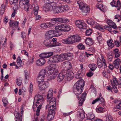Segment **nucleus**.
<instances>
[{
	"label": "nucleus",
	"mask_w": 121,
	"mask_h": 121,
	"mask_svg": "<svg viewBox=\"0 0 121 121\" xmlns=\"http://www.w3.org/2000/svg\"><path fill=\"white\" fill-rule=\"evenodd\" d=\"M39 56L42 58H48L47 55H46V52L41 53L39 55Z\"/></svg>",
	"instance_id": "nucleus-60"
},
{
	"label": "nucleus",
	"mask_w": 121,
	"mask_h": 121,
	"mask_svg": "<svg viewBox=\"0 0 121 121\" xmlns=\"http://www.w3.org/2000/svg\"><path fill=\"white\" fill-rule=\"evenodd\" d=\"M16 83L18 86H20L22 85V79L21 78H19L17 79Z\"/></svg>",
	"instance_id": "nucleus-53"
},
{
	"label": "nucleus",
	"mask_w": 121,
	"mask_h": 121,
	"mask_svg": "<svg viewBox=\"0 0 121 121\" xmlns=\"http://www.w3.org/2000/svg\"><path fill=\"white\" fill-rule=\"evenodd\" d=\"M72 65L70 62L69 65H68L65 68V69L67 71H69L72 70Z\"/></svg>",
	"instance_id": "nucleus-55"
},
{
	"label": "nucleus",
	"mask_w": 121,
	"mask_h": 121,
	"mask_svg": "<svg viewBox=\"0 0 121 121\" xmlns=\"http://www.w3.org/2000/svg\"><path fill=\"white\" fill-rule=\"evenodd\" d=\"M75 77L77 79H79L80 80H79L78 81H80L83 79H82V78L81 77V74L80 73L78 74H76L75 75ZM84 81V80H83Z\"/></svg>",
	"instance_id": "nucleus-61"
},
{
	"label": "nucleus",
	"mask_w": 121,
	"mask_h": 121,
	"mask_svg": "<svg viewBox=\"0 0 121 121\" xmlns=\"http://www.w3.org/2000/svg\"><path fill=\"white\" fill-rule=\"evenodd\" d=\"M101 34L100 33H99V36L97 37V39L99 43H102L103 42V40L102 37L100 36Z\"/></svg>",
	"instance_id": "nucleus-54"
},
{
	"label": "nucleus",
	"mask_w": 121,
	"mask_h": 121,
	"mask_svg": "<svg viewBox=\"0 0 121 121\" xmlns=\"http://www.w3.org/2000/svg\"><path fill=\"white\" fill-rule=\"evenodd\" d=\"M85 43L87 45L91 46L93 45L94 42L91 38H87L85 40Z\"/></svg>",
	"instance_id": "nucleus-30"
},
{
	"label": "nucleus",
	"mask_w": 121,
	"mask_h": 121,
	"mask_svg": "<svg viewBox=\"0 0 121 121\" xmlns=\"http://www.w3.org/2000/svg\"><path fill=\"white\" fill-rule=\"evenodd\" d=\"M92 33V31L91 29L88 28L87 29L86 32V35L89 36Z\"/></svg>",
	"instance_id": "nucleus-57"
},
{
	"label": "nucleus",
	"mask_w": 121,
	"mask_h": 121,
	"mask_svg": "<svg viewBox=\"0 0 121 121\" xmlns=\"http://www.w3.org/2000/svg\"><path fill=\"white\" fill-rule=\"evenodd\" d=\"M53 24L52 22L47 23H43L40 25V26L43 29H45L49 27L52 28L53 26Z\"/></svg>",
	"instance_id": "nucleus-14"
},
{
	"label": "nucleus",
	"mask_w": 121,
	"mask_h": 121,
	"mask_svg": "<svg viewBox=\"0 0 121 121\" xmlns=\"http://www.w3.org/2000/svg\"><path fill=\"white\" fill-rule=\"evenodd\" d=\"M45 60L43 58H41L37 60L36 62L37 66H41L43 65L45 63Z\"/></svg>",
	"instance_id": "nucleus-20"
},
{
	"label": "nucleus",
	"mask_w": 121,
	"mask_h": 121,
	"mask_svg": "<svg viewBox=\"0 0 121 121\" xmlns=\"http://www.w3.org/2000/svg\"><path fill=\"white\" fill-rule=\"evenodd\" d=\"M17 65H16V69H19V68L22 67L23 65V64L22 63L20 58L19 57L17 59Z\"/></svg>",
	"instance_id": "nucleus-26"
},
{
	"label": "nucleus",
	"mask_w": 121,
	"mask_h": 121,
	"mask_svg": "<svg viewBox=\"0 0 121 121\" xmlns=\"http://www.w3.org/2000/svg\"><path fill=\"white\" fill-rule=\"evenodd\" d=\"M86 22L88 24L92 26H95V24H97L96 22L92 19L90 18L87 19L86 20Z\"/></svg>",
	"instance_id": "nucleus-29"
},
{
	"label": "nucleus",
	"mask_w": 121,
	"mask_h": 121,
	"mask_svg": "<svg viewBox=\"0 0 121 121\" xmlns=\"http://www.w3.org/2000/svg\"><path fill=\"white\" fill-rule=\"evenodd\" d=\"M52 90H50L48 91L47 94V100L48 102L49 99L52 98V97L53 95Z\"/></svg>",
	"instance_id": "nucleus-39"
},
{
	"label": "nucleus",
	"mask_w": 121,
	"mask_h": 121,
	"mask_svg": "<svg viewBox=\"0 0 121 121\" xmlns=\"http://www.w3.org/2000/svg\"><path fill=\"white\" fill-rule=\"evenodd\" d=\"M50 66H48L47 68L48 70V73L50 75H52L55 71L56 69V66L55 64L51 65Z\"/></svg>",
	"instance_id": "nucleus-11"
},
{
	"label": "nucleus",
	"mask_w": 121,
	"mask_h": 121,
	"mask_svg": "<svg viewBox=\"0 0 121 121\" xmlns=\"http://www.w3.org/2000/svg\"><path fill=\"white\" fill-rule=\"evenodd\" d=\"M2 101L5 106H6L8 104L7 99L6 98H3L2 99Z\"/></svg>",
	"instance_id": "nucleus-56"
},
{
	"label": "nucleus",
	"mask_w": 121,
	"mask_h": 121,
	"mask_svg": "<svg viewBox=\"0 0 121 121\" xmlns=\"http://www.w3.org/2000/svg\"><path fill=\"white\" fill-rule=\"evenodd\" d=\"M107 23L108 24L111 26L113 28L115 29H116L117 28V27L115 23L113 22L110 19H108L107 21Z\"/></svg>",
	"instance_id": "nucleus-24"
},
{
	"label": "nucleus",
	"mask_w": 121,
	"mask_h": 121,
	"mask_svg": "<svg viewBox=\"0 0 121 121\" xmlns=\"http://www.w3.org/2000/svg\"><path fill=\"white\" fill-rule=\"evenodd\" d=\"M114 102L116 104V106L115 107L116 108L118 109H121V103L120 100H116L114 101Z\"/></svg>",
	"instance_id": "nucleus-32"
},
{
	"label": "nucleus",
	"mask_w": 121,
	"mask_h": 121,
	"mask_svg": "<svg viewBox=\"0 0 121 121\" xmlns=\"http://www.w3.org/2000/svg\"><path fill=\"white\" fill-rule=\"evenodd\" d=\"M47 39L45 40L43 43L44 44L46 47H51L53 46L52 41L51 40H50V39Z\"/></svg>",
	"instance_id": "nucleus-19"
},
{
	"label": "nucleus",
	"mask_w": 121,
	"mask_h": 121,
	"mask_svg": "<svg viewBox=\"0 0 121 121\" xmlns=\"http://www.w3.org/2000/svg\"><path fill=\"white\" fill-rule=\"evenodd\" d=\"M19 6L26 11H28L30 7L29 1L28 0H20Z\"/></svg>",
	"instance_id": "nucleus-4"
},
{
	"label": "nucleus",
	"mask_w": 121,
	"mask_h": 121,
	"mask_svg": "<svg viewBox=\"0 0 121 121\" xmlns=\"http://www.w3.org/2000/svg\"><path fill=\"white\" fill-rule=\"evenodd\" d=\"M49 102V104L50 106H56V99L54 97H52L51 99L48 100Z\"/></svg>",
	"instance_id": "nucleus-23"
},
{
	"label": "nucleus",
	"mask_w": 121,
	"mask_h": 121,
	"mask_svg": "<svg viewBox=\"0 0 121 121\" xmlns=\"http://www.w3.org/2000/svg\"><path fill=\"white\" fill-rule=\"evenodd\" d=\"M77 3L79 6V8L81 10L83 9V8L86 6V5H87L86 4L84 3L81 1H77Z\"/></svg>",
	"instance_id": "nucleus-33"
},
{
	"label": "nucleus",
	"mask_w": 121,
	"mask_h": 121,
	"mask_svg": "<svg viewBox=\"0 0 121 121\" xmlns=\"http://www.w3.org/2000/svg\"><path fill=\"white\" fill-rule=\"evenodd\" d=\"M53 27H55L56 30L63 31H68L70 30V26L66 24H61L58 25L57 24H54L53 23Z\"/></svg>",
	"instance_id": "nucleus-3"
},
{
	"label": "nucleus",
	"mask_w": 121,
	"mask_h": 121,
	"mask_svg": "<svg viewBox=\"0 0 121 121\" xmlns=\"http://www.w3.org/2000/svg\"><path fill=\"white\" fill-rule=\"evenodd\" d=\"M14 115L16 119H19L20 120V117L19 116V113L17 112H14Z\"/></svg>",
	"instance_id": "nucleus-62"
},
{
	"label": "nucleus",
	"mask_w": 121,
	"mask_h": 121,
	"mask_svg": "<svg viewBox=\"0 0 121 121\" xmlns=\"http://www.w3.org/2000/svg\"><path fill=\"white\" fill-rule=\"evenodd\" d=\"M38 86L39 88L43 90L48 88L49 86V83L48 82L43 81L38 83Z\"/></svg>",
	"instance_id": "nucleus-12"
},
{
	"label": "nucleus",
	"mask_w": 121,
	"mask_h": 121,
	"mask_svg": "<svg viewBox=\"0 0 121 121\" xmlns=\"http://www.w3.org/2000/svg\"><path fill=\"white\" fill-rule=\"evenodd\" d=\"M64 74L62 73H60L57 77V80L59 82L62 81L65 77Z\"/></svg>",
	"instance_id": "nucleus-31"
},
{
	"label": "nucleus",
	"mask_w": 121,
	"mask_h": 121,
	"mask_svg": "<svg viewBox=\"0 0 121 121\" xmlns=\"http://www.w3.org/2000/svg\"><path fill=\"white\" fill-rule=\"evenodd\" d=\"M64 9H63L62 6L61 5L60 6L58 7V8L57 9L55 12V13H58L59 12L61 13L64 12Z\"/></svg>",
	"instance_id": "nucleus-44"
},
{
	"label": "nucleus",
	"mask_w": 121,
	"mask_h": 121,
	"mask_svg": "<svg viewBox=\"0 0 121 121\" xmlns=\"http://www.w3.org/2000/svg\"><path fill=\"white\" fill-rule=\"evenodd\" d=\"M39 9V7L38 5L36 4L35 5L34 8V10H33L32 12H33L34 15L36 16L35 17V19L36 20H39L41 18V16L39 15H37L38 13V10Z\"/></svg>",
	"instance_id": "nucleus-9"
},
{
	"label": "nucleus",
	"mask_w": 121,
	"mask_h": 121,
	"mask_svg": "<svg viewBox=\"0 0 121 121\" xmlns=\"http://www.w3.org/2000/svg\"><path fill=\"white\" fill-rule=\"evenodd\" d=\"M95 26H94L93 27H95V28L97 29H98L100 31H104V27L102 26L97 24H95Z\"/></svg>",
	"instance_id": "nucleus-45"
},
{
	"label": "nucleus",
	"mask_w": 121,
	"mask_h": 121,
	"mask_svg": "<svg viewBox=\"0 0 121 121\" xmlns=\"http://www.w3.org/2000/svg\"><path fill=\"white\" fill-rule=\"evenodd\" d=\"M72 36L74 39H73L74 43L79 41L81 39V37L78 35H75Z\"/></svg>",
	"instance_id": "nucleus-37"
},
{
	"label": "nucleus",
	"mask_w": 121,
	"mask_h": 121,
	"mask_svg": "<svg viewBox=\"0 0 121 121\" xmlns=\"http://www.w3.org/2000/svg\"><path fill=\"white\" fill-rule=\"evenodd\" d=\"M19 23L18 22H15L13 20H10L9 24V26L12 28V30L11 32L12 36H13V35L16 29L15 28L18 27Z\"/></svg>",
	"instance_id": "nucleus-6"
},
{
	"label": "nucleus",
	"mask_w": 121,
	"mask_h": 121,
	"mask_svg": "<svg viewBox=\"0 0 121 121\" xmlns=\"http://www.w3.org/2000/svg\"><path fill=\"white\" fill-rule=\"evenodd\" d=\"M104 108L102 107H99L96 109L97 112L99 113L102 112L103 111Z\"/></svg>",
	"instance_id": "nucleus-58"
},
{
	"label": "nucleus",
	"mask_w": 121,
	"mask_h": 121,
	"mask_svg": "<svg viewBox=\"0 0 121 121\" xmlns=\"http://www.w3.org/2000/svg\"><path fill=\"white\" fill-rule=\"evenodd\" d=\"M0 13L1 14H3L5 11L4 4H2L0 8Z\"/></svg>",
	"instance_id": "nucleus-59"
},
{
	"label": "nucleus",
	"mask_w": 121,
	"mask_h": 121,
	"mask_svg": "<svg viewBox=\"0 0 121 121\" xmlns=\"http://www.w3.org/2000/svg\"><path fill=\"white\" fill-rule=\"evenodd\" d=\"M54 31L50 30L46 32L45 34L46 38L51 39L54 36Z\"/></svg>",
	"instance_id": "nucleus-18"
},
{
	"label": "nucleus",
	"mask_w": 121,
	"mask_h": 121,
	"mask_svg": "<svg viewBox=\"0 0 121 121\" xmlns=\"http://www.w3.org/2000/svg\"><path fill=\"white\" fill-rule=\"evenodd\" d=\"M104 102V98L101 96L97 98L96 99L94 100L92 102V104H94L97 103H103Z\"/></svg>",
	"instance_id": "nucleus-21"
},
{
	"label": "nucleus",
	"mask_w": 121,
	"mask_h": 121,
	"mask_svg": "<svg viewBox=\"0 0 121 121\" xmlns=\"http://www.w3.org/2000/svg\"><path fill=\"white\" fill-rule=\"evenodd\" d=\"M47 73V71L45 69L41 70L39 73V75L45 77Z\"/></svg>",
	"instance_id": "nucleus-51"
},
{
	"label": "nucleus",
	"mask_w": 121,
	"mask_h": 121,
	"mask_svg": "<svg viewBox=\"0 0 121 121\" xmlns=\"http://www.w3.org/2000/svg\"><path fill=\"white\" fill-rule=\"evenodd\" d=\"M65 76V78L67 81H69L73 79L74 76L73 73L72 71H67Z\"/></svg>",
	"instance_id": "nucleus-15"
},
{
	"label": "nucleus",
	"mask_w": 121,
	"mask_h": 121,
	"mask_svg": "<svg viewBox=\"0 0 121 121\" xmlns=\"http://www.w3.org/2000/svg\"><path fill=\"white\" fill-rule=\"evenodd\" d=\"M76 26L80 29L86 28V25L83 21L82 20H76L75 22Z\"/></svg>",
	"instance_id": "nucleus-8"
},
{
	"label": "nucleus",
	"mask_w": 121,
	"mask_h": 121,
	"mask_svg": "<svg viewBox=\"0 0 121 121\" xmlns=\"http://www.w3.org/2000/svg\"><path fill=\"white\" fill-rule=\"evenodd\" d=\"M114 18L115 22H119L121 21V15H116L114 16Z\"/></svg>",
	"instance_id": "nucleus-49"
},
{
	"label": "nucleus",
	"mask_w": 121,
	"mask_h": 121,
	"mask_svg": "<svg viewBox=\"0 0 121 121\" xmlns=\"http://www.w3.org/2000/svg\"><path fill=\"white\" fill-rule=\"evenodd\" d=\"M113 53L116 58H118L120 56V53L119 52V50L118 48H116L113 50Z\"/></svg>",
	"instance_id": "nucleus-34"
},
{
	"label": "nucleus",
	"mask_w": 121,
	"mask_h": 121,
	"mask_svg": "<svg viewBox=\"0 0 121 121\" xmlns=\"http://www.w3.org/2000/svg\"><path fill=\"white\" fill-rule=\"evenodd\" d=\"M63 59L61 54L59 56H54L50 58L48 62L49 65H52L53 63H58L63 61Z\"/></svg>",
	"instance_id": "nucleus-2"
},
{
	"label": "nucleus",
	"mask_w": 121,
	"mask_h": 121,
	"mask_svg": "<svg viewBox=\"0 0 121 121\" xmlns=\"http://www.w3.org/2000/svg\"><path fill=\"white\" fill-rule=\"evenodd\" d=\"M45 4H50L52 2V0H44Z\"/></svg>",
	"instance_id": "nucleus-63"
},
{
	"label": "nucleus",
	"mask_w": 121,
	"mask_h": 121,
	"mask_svg": "<svg viewBox=\"0 0 121 121\" xmlns=\"http://www.w3.org/2000/svg\"><path fill=\"white\" fill-rule=\"evenodd\" d=\"M54 113L53 114L49 113V112H48L47 115V118L49 121H51L53 119L54 116Z\"/></svg>",
	"instance_id": "nucleus-42"
},
{
	"label": "nucleus",
	"mask_w": 121,
	"mask_h": 121,
	"mask_svg": "<svg viewBox=\"0 0 121 121\" xmlns=\"http://www.w3.org/2000/svg\"><path fill=\"white\" fill-rule=\"evenodd\" d=\"M77 47L80 50L84 49L85 48L84 46L82 43H80L78 45Z\"/></svg>",
	"instance_id": "nucleus-64"
},
{
	"label": "nucleus",
	"mask_w": 121,
	"mask_h": 121,
	"mask_svg": "<svg viewBox=\"0 0 121 121\" xmlns=\"http://www.w3.org/2000/svg\"><path fill=\"white\" fill-rule=\"evenodd\" d=\"M54 31V36H59L61 35L62 34L61 31L59 30H55Z\"/></svg>",
	"instance_id": "nucleus-47"
},
{
	"label": "nucleus",
	"mask_w": 121,
	"mask_h": 121,
	"mask_svg": "<svg viewBox=\"0 0 121 121\" xmlns=\"http://www.w3.org/2000/svg\"><path fill=\"white\" fill-rule=\"evenodd\" d=\"M112 7H115L118 10H119L121 8V3L120 0H113L110 3Z\"/></svg>",
	"instance_id": "nucleus-7"
},
{
	"label": "nucleus",
	"mask_w": 121,
	"mask_h": 121,
	"mask_svg": "<svg viewBox=\"0 0 121 121\" xmlns=\"http://www.w3.org/2000/svg\"><path fill=\"white\" fill-rule=\"evenodd\" d=\"M61 54L63 60H70L73 56L72 54L69 53H68L66 54Z\"/></svg>",
	"instance_id": "nucleus-17"
},
{
	"label": "nucleus",
	"mask_w": 121,
	"mask_h": 121,
	"mask_svg": "<svg viewBox=\"0 0 121 121\" xmlns=\"http://www.w3.org/2000/svg\"><path fill=\"white\" fill-rule=\"evenodd\" d=\"M45 77L43 76H41L40 75L38 76L37 78V81L38 82V83H40L44 81V80Z\"/></svg>",
	"instance_id": "nucleus-35"
},
{
	"label": "nucleus",
	"mask_w": 121,
	"mask_h": 121,
	"mask_svg": "<svg viewBox=\"0 0 121 121\" xmlns=\"http://www.w3.org/2000/svg\"><path fill=\"white\" fill-rule=\"evenodd\" d=\"M46 108H48V111L49 113H54L55 110L56 108V106H50L47 105L46 106Z\"/></svg>",
	"instance_id": "nucleus-16"
},
{
	"label": "nucleus",
	"mask_w": 121,
	"mask_h": 121,
	"mask_svg": "<svg viewBox=\"0 0 121 121\" xmlns=\"http://www.w3.org/2000/svg\"><path fill=\"white\" fill-rule=\"evenodd\" d=\"M89 6L87 5L86 6L83 8V9H81V10L84 13H86L90 11Z\"/></svg>",
	"instance_id": "nucleus-43"
},
{
	"label": "nucleus",
	"mask_w": 121,
	"mask_h": 121,
	"mask_svg": "<svg viewBox=\"0 0 121 121\" xmlns=\"http://www.w3.org/2000/svg\"><path fill=\"white\" fill-rule=\"evenodd\" d=\"M87 119H88L89 120H96L94 115L92 113L88 114L87 115Z\"/></svg>",
	"instance_id": "nucleus-40"
},
{
	"label": "nucleus",
	"mask_w": 121,
	"mask_h": 121,
	"mask_svg": "<svg viewBox=\"0 0 121 121\" xmlns=\"http://www.w3.org/2000/svg\"><path fill=\"white\" fill-rule=\"evenodd\" d=\"M74 39L73 38L72 35H71L69 37L66 39H63L62 42L64 43L67 44H71L74 43Z\"/></svg>",
	"instance_id": "nucleus-10"
},
{
	"label": "nucleus",
	"mask_w": 121,
	"mask_h": 121,
	"mask_svg": "<svg viewBox=\"0 0 121 121\" xmlns=\"http://www.w3.org/2000/svg\"><path fill=\"white\" fill-rule=\"evenodd\" d=\"M58 73L59 71L58 70H56L54 73H53V74L50 76V78L51 79H54L55 78Z\"/></svg>",
	"instance_id": "nucleus-48"
},
{
	"label": "nucleus",
	"mask_w": 121,
	"mask_h": 121,
	"mask_svg": "<svg viewBox=\"0 0 121 121\" xmlns=\"http://www.w3.org/2000/svg\"><path fill=\"white\" fill-rule=\"evenodd\" d=\"M51 5L52 10H53L54 12L55 13V10L58 8V7L61 6V4L59 2H56L53 1Z\"/></svg>",
	"instance_id": "nucleus-13"
},
{
	"label": "nucleus",
	"mask_w": 121,
	"mask_h": 121,
	"mask_svg": "<svg viewBox=\"0 0 121 121\" xmlns=\"http://www.w3.org/2000/svg\"><path fill=\"white\" fill-rule=\"evenodd\" d=\"M105 121H113V119L112 116L109 114H108L105 116Z\"/></svg>",
	"instance_id": "nucleus-36"
},
{
	"label": "nucleus",
	"mask_w": 121,
	"mask_h": 121,
	"mask_svg": "<svg viewBox=\"0 0 121 121\" xmlns=\"http://www.w3.org/2000/svg\"><path fill=\"white\" fill-rule=\"evenodd\" d=\"M50 4H44L43 7V10L45 12L51 11L52 10Z\"/></svg>",
	"instance_id": "nucleus-25"
},
{
	"label": "nucleus",
	"mask_w": 121,
	"mask_h": 121,
	"mask_svg": "<svg viewBox=\"0 0 121 121\" xmlns=\"http://www.w3.org/2000/svg\"><path fill=\"white\" fill-rule=\"evenodd\" d=\"M25 73V76L26 79V82H28L29 81V73L26 70H25L24 71Z\"/></svg>",
	"instance_id": "nucleus-50"
},
{
	"label": "nucleus",
	"mask_w": 121,
	"mask_h": 121,
	"mask_svg": "<svg viewBox=\"0 0 121 121\" xmlns=\"http://www.w3.org/2000/svg\"><path fill=\"white\" fill-rule=\"evenodd\" d=\"M96 7L103 12H105L106 10V7L103 6L102 4L98 3L96 5Z\"/></svg>",
	"instance_id": "nucleus-27"
},
{
	"label": "nucleus",
	"mask_w": 121,
	"mask_h": 121,
	"mask_svg": "<svg viewBox=\"0 0 121 121\" xmlns=\"http://www.w3.org/2000/svg\"><path fill=\"white\" fill-rule=\"evenodd\" d=\"M88 67L90 68L91 70L93 71L95 70L97 68V66L96 64H90Z\"/></svg>",
	"instance_id": "nucleus-46"
},
{
	"label": "nucleus",
	"mask_w": 121,
	"mask_h": 121,
	"mask_svg": "<svg viewBox=\"0 0 121 121\" xmlns=\"http://www.w3.org/2000/svg\"><path fill=\"white\" fill-rule=\"evenodd\" d=\"M85 82L83 80L78 81L76 82L73 86V91L78 99H81L84 100L86 95V93L84 92L81 95V93L83 92V87Z\"/></svg>",
	"instance_id": "nucleus-1"
},
{
	"label": "nucleus",
	"mask_w": 121,
	"mask_h": 121,
	"mask_svg": "<svg viewBox=\"0 0 121 121\" xmlns=\"http://www.w3.org/2000/svg\"><path fill=\"white\" fill-rule=\"evenodd\" d=\"M100 55L101 56V58L104 64V68L105 69L107 67V66L104 59V56L102 54H101Z\"/></svg>",
	"instance_id": "nucleus-52"
},
{
	"label": "nucleus",
	"mask_w": 121,
	"mask_h": 121,
	"mask_svg": "<svg viewBox=\"0 0 121 121\" xmlns=\"http://www.w3.org/2000/svg\"><path fill=\"white\" fill-rule=\"evenodd\" d=\"M113 40L112 39L108 40L107 42V43L108 46L110 48H112L114 46V44L112 43Z\"/></svg>",
	"instance_id": "nucleus-41"
},
{
	"label": "nucleus",
	"mask_w": 121,
	"mask_h": 121,
	"mask_svg": "<svg viewBox=\"0 0 121 121\" xmlns=\"http://www.w3.org/2000/svg\"><path fill=\"white\" fill-rule=\"evenodd\" d=\"M111 85L112 86H117L118 84V82L116 78H114L111 80Z\"/></svg>",
	"instance_id": "nucleus-38"
},
{
	"label": "nucleus",
	"mask_w": 121,
	"mask_h": 121,
	"mask_svg": "<svg viewBox=\"0 0 121 121\" xmlns=\"http://www.w3.org/2000/svg\"><path fill=\"white\" fill-rule=\"evenodd\" d=\"M120 59L118 58L115 60L113 63V65L115 67L116 69H118L120 65Z\"/></svg>",
	"instance_id": "nucleus-28"
},
{
	"label": "nucleus",
	"mask_w": 121,
	"mask_h": 121,
	"mask_svg": "<svg viewBox=\"0 0 121 121\" xmlns=\"http://www.w3.org/2000/svg\"><path fill=\"white\" fill-rule=\"evenodd\" d=\"M52 23L57 24L58 22L61 23H67L69 22V20L65 17H56L51 19Z\"/></svg>",
	"instance_id": "nucleus-5"
},
{
	"label": "nucleus",
	"mask_w": 121,
	"mask_h": 121,
	"mask_svg": "<svg viewBox=\"0 0 121 121\" xmlns=\"http://www.w3.org/2000/svg\"><path fill=\"white\" fill-rule=\"evenodd\" d=\"M77 115L79 120L80 121H82L85 117V113L83 111L78 112Z\"/></svg>",
	"instance_id": "nucleus-22"
}]
</instances>
